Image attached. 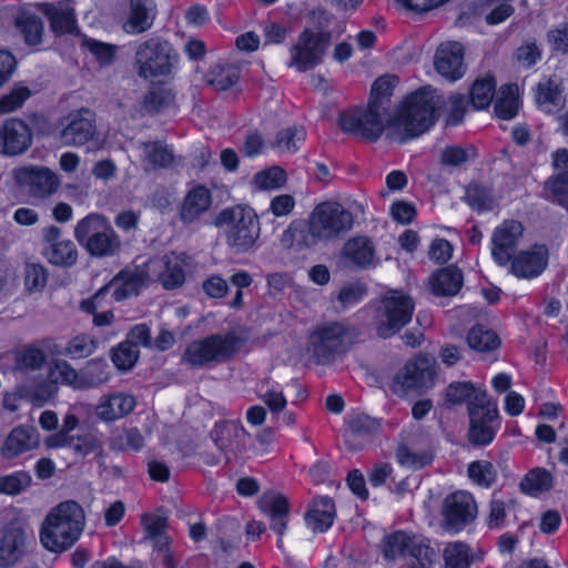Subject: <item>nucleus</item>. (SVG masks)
<instances>
[{
	"instance_id": "obj_1",
	"label": "nucleus",
	"mask_w": 568,
	"mask_h": 568,
	"mask_svg": "<svg viewBox=\"0 0 568 568\" xmlns=\"http://www.w3.org/2000/svg\"><path fill=\"white\" fill-rule=\"evenodd\" d=\"M84 526L83 508L74 500H65L53 507L45 516L40 540L49 551L62 552L80 538Z\"/></svg>"
},
{
	"instance_id": "obj_2",
	"label": "nucleus",
	"mask_w": 568,
	"mask_h": 568,
	"mask_svg": "<svg viewBox=\"0 0 568 568\" xmlns=\"http://www.w3.org/2000/svg\"><path fill=\"white\" fill-rule=\"evenodd\" d=\"M438 105L439 98L433 90L420 89L408 95L392 122L398 141L404 142L428 131L436 121Z\"/></svg>"
},
{
	"instance_id": "obj_3",
	"label": "nucleus",
	"mask_w": 568,
	"mask_h": 568,
	"mask_svg": "<svg viewBox=\"0 0 568 568\" xmlns=\"http://www.w3.org/2000/svg\"><path fill=\"white\" fill-rule=\"evenodd\" d=\"M357 336L356 328L346 323H324L311 333L307 349L317 365H331L351 349Z\"/></svg>"
},
{
	"instance_id": "obj_4",
	"label": "nucleus",
	"mask_w": 568,
	"mask_h": 568,
	"mask_svg": "<svg viewBox=\"0 0 568 568\" xmlns=\"http://www.w3.org/2000/svg\"><path fill=\"white\" fill-rule=\"evenodd\" d=\"M241 345L242 341L234 332L213 334L191 342L182 355V361L193 368L224 363L240 351Z\"/></svg>"
},
{
	"instance_id": "obj_5",
	"label": "nucleus",
	"mask_w": 568,
	"mask_h": 568,
	"mask_svg": "<svg viewBox=\"0 0 568 568\" xmlns=\"http://www.w3.org/2000/svg\"><path fill=\"white\" fill-rule=\"evenodd\" d=\"M74 237L90 255L95 257L112 256L121 247V241L109 221L97 213H91L77 223Z\"/></svg>"
},
{
	"instance_id": "obj_6",
	"label": "nucleus",
	"mask_w": 568,
	"mask_h": 568,
	"mask_svg": "<svg viewBox=\"0 0 568 568\" xmlns=\"http://www.w3.org/2000/svg\"><path fill=\"white\" fill-rule=\"evenodd\" d=\"M215 225L225 226L226 243L236 252L251 248L260 236L257 215L248 206L236 205L220 212Z\"/></svg>"
},
{
	"instance_id": "obj_7",
	"label": "nucleus",
	"mask_w": 568,
	"mask_h": 568,
	"mask_svg": "<svg viewBox=\"0 0 568 568\" xmlns=\"http://www.w3.org/2000/svg\"><path fill=\"white\" fill-rule=\"evenodd\" d=\"M178 60L179 54L170 42L160 38H150L135 51L134 70L144 80L166 77L172 73Z\"/></svg>"
},
{
	"instance_id": "obj_8",
	"label": "nucleus",
	"mask_w": 568,
	"mask_h": 568,
	"mask_svg": "<svg viewBox=\"0 0 568 568\" xmlns=\"http://www.w3.org/2000/svg\"><path fill=\"white\" fill-rule=\"evenodd\" d=\"M415 304L410 296L398 291L385 295L376 308V333L388 338L398 333L412 320Z\"/></svg>"
},
{
	"instance_id": "obj_9",
	"label": "nucleus",
	"mask_w": 568,
	"mask_h": 568,
	"mask_svg": "<svg viewBox=\"0 0 568 568\" xmlns=\"http://www.w3.org/2000/svg\"><path fill=\"white\" fill-rule=\"evenodd\" d=\"M468 440L474 446L490 444L500 426L497 405L487 393H480L468 405Z\"/></svg>"
},
{
	"instance_id": "obj_10",
	"label": "nucleus",
	"mask_w": 568,
	"mask_h": 568,
	"mask_svg": "<svg viewBox=\"0 0 568 568\" xmlns=\"http://www.w3.org/2000/svg\"><path fill=\"white\" fill-rule=\"evenodd\" d=\"M393 119L389 111L378 104L368 102L366 110L356 109L343 112L339 116V125L344 132L376 141L382 135L386 124L392 126Z\"/></svg>"
},
{
	"instance_id": "obj_11",
	"label": "nucleus",
	"mask_w": 568,
	"mask_h": 568,
	"mask_svg": "<svg viewBox=\"0 0 568 568\" xmlns=\"http://www.w3.org/2000/svg\"><path fill=\"white\" fill-rule=\"evenodd\" d=\"M384 556L386 559H397L409 556L414 559L412 566L432 567L436 551L417 536H410L398 530L384 538Z\"/></svg>"
},
{
	"instance_id": "obj_12",
	"label": "nucleus",
	"mask_w": 568,
	"mask_h": 568,
	"mask_svg": "<svg viewBox=\"0 0 568 568\" xmlns=\"http://www.w3.org/2000/svg\"><path fill=\"white\" fill-rule=\"evenodd\" d=\"M329 31H313L305 29L291 48L290 65L300 72L311 70L322 63L323 57L331 43Z\"/></svg>"
},
{
	"instance_id": "obj_13",
	"label": "nucleus",
	"mask_w": 568,
	"mask_h": 568,
	"mask_svg": "<svg viewBox=\"0 0 568 568\" xmlns=\"http://www.w3.org/2000/svg\"><path fill=\"white\" fill-rule=\"evenodd\" d=\"M440 514L442 527L450 532H459L477 518L478 507L470 493L457 490L444 498Z\"/></svg>"
},
{
	"instance_id": "obj_14",
	"label": "nucleus",
	"mask_w": 568,
	"mask_h": 568,
	"mask_svg": "<svg viewBox=\"0 0 568 568\" xmlns=\"http://www.w3.org/2000/svg\"><path fill=\"white\" fill-rule=\"evenodd\" d=\"M310 219L323 241H331L349 231L353 214L339 203L323 202L315 206Z\"/></svg>"
},
{
	"instance_id": "obj_15",
	"label": "nucleus",
	"mask_w": 568,
	"mask_h": 568,
	"mask_svg": "<svg viewBox=\"0 0 568 568\" xmlns=\"http://www.w3.org/2000/svg\"><path fill=\"white\" fill-rule=\"evenodd\" d=\"M434 377L433 359L425 355L416 356L394 376L392 389L399 396L413 389H427L433 386Z\"/></svg>"
},
{
	"instance_id": "obj_16",
	"label": "nucleus",
	"mask_w": 568,
	"mask_h": 568,
	"mask_svg": "<svg viewBox=\"0 0 568 568\" xmlns=\"http://www.w3.org/2000/svg\"><path fill=\"white\" fill-rule=\"evenodd\" d=\"M16 181L38 200H47L54 195L60 185V176L47 166L26 165L14 170Z\"/></svg>"
},
{
	"instance_id": "obj_17",
	"label": "nucleus",
	"mask_w": 568,
	"mask_h": 568,
	"mask_svg": "<svg viewBox=\"0 0 568 568\" xmlns=\"http://www.w3.org/2000/svg\"><path fill=\"white\" fill-rule=\"evenodd\" d=\"M59 139L67 146H82L97 136L95 115L89 109L70 112L61 121Z\"/></svg>"
},
{
	"instance_id": "obj_18",
	"label": "nucleus",
	"mask_w": 568,
	"mask_h": 568,
	"mask_svg": "<svg viewBox=\"0 0 568 568\" xmlns=\"http://www.w3.org/2000/svg\"><path fill=\"white\" fill-rule=\"evenodd\" d=\"M523 232L521 223L516 220H506L494 230L491 256L497 264L504 266L510 262Z\"/></svg>"
},
{
	"instance_id": "obj_19",
	"label": "nucleus",
	"mask_w": 568,
	"mask_h": 568,
	"mask_svg": "<svg viewBox=\"0 0 568 568\" xmlns=\"http://www.w3.org/2000/svg\"><path fill=\"white\" fill-rule=\"evenodd\" d=\"M32 131L22 120L11 118L0 128V153L17 156L24 153L32 144Z\"/></svg>"
},
{
	"instance_id": "obj_20",
	"label": "nucleus",
	"mask_w": 568,
	"mask_h": 568,
	"mask_svg": "<svg viewBox=\"0 0 568 568\" xmlns=\"http://www.w3.org/2000/svg\"><path fill=\"white\" fill-rule=\"evenodd\" d=\"M151 281L161 283L165 290L180 287L185 281L182 260L174 253L146 261Z\"/></svg>"
},
{
	"instance_id": "obj_21",
	"label": "nucleus",
	"mask_w": 568,
	"mask_h": 568,
	"mask_svg": "<svg viewBox=\"0 0 568 568\" xmlns=\"http://www.w3.org/2000/svg\"><path fill=\"white\" fill-rule=\"evenodd\" d=\"M151 282L146 262L128 267L119 273L114 280L109 283V291L113 288L115 301H123L139 294L140 290Z\"/></svg>"
},
{
	"instance_id": "obj_22",
	"label": "nucleus",
	"mask_w": 568,
	"mask_h": 568,
	"mask_svg": "<svg viewBox=\"0 0 568 568\" xmlns=\"http://www.w3.org/2000/svg\"><path fill=\"white\" fill-rule=\"evenodd\" d=\"M28 535L17 521L10 523L0 536V567L16 565L27 554Z\"/></svg>"
},
{
	"instance_id": "obj_23",
	"label": "nucleus",
	"mask_w": 568,
	"mask_h": 568,
	"mask_svg": "<svg viewBox=\"0 0 568 568\" xmlns=\"http://www.w3.org/2000/svg\"><path fill=\"white\" fill-rule=\"evenodd\" d=\"M434 65L445 79L449 81L460 79L466 71L463 45L456 41L442 43L436 50Z\"/></svg>"
},
{
	"instance_id": "obj_24",
	"label": "nucleus",
	"mask_w": 568,
	"mask_h": 568,
	"mask_svg": "<svg viewBox=\"0 0 568 568\" xmlns=\"http://www.w3.org/2000/svg\"><path fill=\"white\" fill-rule=\"evenodd\" d=\"M257 505L260 510L270 517L271 529L278 535L277 547L282 548V536L287 528V518L290 514L287 498L281 494L267 491L261 496Z\"/></svg>"
},
{
	"instance_id": "obj_25",
	"label": "nucleus",
	"mask_w": 568,
	"mask_h": 568,
	"mask_svg": "<svg viewBox=\"0 0 568 568\" xmlns=\"http://www.w3.org/2000/svg\"><path fill=\"white\" fill-rule=\"evenodd\" d=\"M211 437L217 449L229 459V454H236L245 448L247 433L236 422H222L214 426Z\"/></svg>"
},
{
	"instance_id": "obj_26",
	"label": "nucleus",
	"mask_w": 568,
	"mask_h": 568,
	"mask_svg": "<svg viewBox=\"0 0 568 568\" xmlns=\"http://www.w3.org/2000/svg\"><path fill=\"white\" fill-rule=\"evenodd\" d=\"M39 9L50 21V28L55 34L78 32L74 8L69 2H44L39 4Z\"/></svg>"
},
{
	"instance_id": "obj_27",
	"label": "nucleus",
	"mask_w": 568,
	"mask_h": 568,
	"mask_svg": "<svg viewBox=\"0 0 568 568\" xmlns=\"http://www.w3.org/2000/svg\"><path fill=\"white\" fill-rule=\"evenodd\" d=\"M212 205V194L203 185L191 189L184 196L179 207V217L183 224L197 222Z\"/></svg>"
},
{
	"instance_id": "obj_28",
	"label": "nucleus",
	"mask_w": 568,
	"mask_h": 568,
	"mask_svg": "<svg viewBox=\"0 0 568 568\" xmlns=\"http://www.w3.org/2000/svg\"><path fill=\"white\" fill-rule=\"evenodd\" d=\"M140 149L142 150V161L146 171L171 169L180 161L172 148L162 141L142 142Z\"/></svg>"
},
{
	"instance_id": "obj_29",
	"label": "nucleus",
	"mask_w": 568,
	"mask_h": 568,
	"mask_svg": "<svg viewBox=\"0 0 568 568\" xmlns=\"http://www.w3.org/2000/svg\"><path fill=\"white\" fill-rule=\"evenodd\" d=\"M547 265V250L535 246L531 251L520 252L513 258L511 272L517 277L531 278L538 276Z\"/></svg>"
},
{
	"instance_id": "obj_30",
	"label": "nucleus",
	"mask_w": 568,
	"mask_h": 568,
	"mask_svg": "<svg viewBox=\"0 0 568 568\" xmlns=\"http://www.w3.org/2000/svg\"><path fill=\"white\" fill-rule=\"evenodd\" d=\"M323 241L308 217L307 223L296 221L291 223L288 229L284 231L281 237V244L286 248L295 247L296 250H305L316 245Z\"/></svg>"
},
{
	"instance_id": "obj_31",
	"label": "nucleus",
	"mask_w": 568,
	"mask_h": 568,
	"mask_svg": "<svg viewBox=\"0 0 568 568\" xmlns=\"http://www.w3.org/2000/svg\"><path fill=\"white\" fill-rule=\"evenodd\" d=\"M39 445V435L34 428L17 427L14 428L1 447V455L11 459L20 454L31 450Z\"/></svg>"
},
{
	"instance_id": "obj_32",
	"label": "nucleus",
	"mask_w": 568,
	"mask_h": 568,
	"mask_svg": "<svg viewBox=\"0 0 568 568\" xmlns=\"http://www.w3.org/2000/svg\"><path fill=\"white\" fill-rule=\"evenodd\" d=\"M135 407L133 396L115 393L106 397H102L97 406V415L104 422H112L130 414Z\"/></svg>"
},
{
	"instance_id": "obj_33",
	"label": "nucleus",
	"mask_w": 568,
	"mask_h": 568,
	"mask_svg": "<svg viewBox=\"0 0 568 568\" xmlns=\"http://www.w3.org/2000/svg\"><path fill=\"white\" fill-rule=\"evenodd\" d=\"M335 515L333 499L322 496L313 501L312 507L305 515V521L314 532H323L333 525Z\"/></svg>"
},
{
	"instance_id": "obj_34",
	"label": "nucleus",
	"mask_w": 568,
	"mask_h": 568,
	"mask_svg": "<svg viewBox=\"0 0 568 568\" xmlns=\"http://www.w3.org/2000/svg\"><path fill=\"white\" fill-rule=\"evenodd\" d=\"M131 12L124 24L128 33H142L151 28L155 17V4L152 0H131Z\"/></svg>"
},
{
	"instance_id": "obj_35",
	"label": "nucleus",
	"mask_w": 568,
	"mask_h": 568,
	"mask_svg": "<svg viewBox=\"0 0 568 568\" xmlns=\"http://www.w3.org/2000/svg\"><path fill=\"white\" fill-rule=\"evenodd\" d=\"M381 424L377 419L367 415H356L347 420V429L345 432V444L349 449L361 448L357 439H368L374 434L378 433Z\"/></svg>"
},
{
	"instance_id": "obj_36",
	"label": "nucleus",
	"mask_w": 568,
	"mask_h": 568,
	"mask_svg": "<svg viewBox=\"0 0 568 568\" xmlns=\"http://www.w3.org/2000/svg\"><path fill=\"white\" fill-rule=\"evenodd\" d=\"M462 285V271L455 266L442 268L430 277L432 292L437 296L456 295Z\"/></svg>"
},
{
	"instance_id": "obj_37",
	"label": "nucleus",
	"mask_w": 568,
	"mask_h": 568,
	"mask_svg": "<svg viewBox=\"0 0 568 568\" xmlns=\"http://www.w3.org/2000/svg\"><path fill=\"white\" fill-rule=\"evenodd\" d=\"M343 252L347 260L361 268L375 265L373 242L365 236L348 240L344 245Z\"/></svg>"
},
{
	"instance_id": "obj_38",
	"label": "nucleus",
	"mask_w": 568,
	"mask_h": 568,
	"mask_svg": "<svg viewBox=\"0 0 568 568\" xmlns=\"http://www.w3.org/2000/svg\"><path fill=\"white\" fill-rule=\"evenodd\" d=\"M14 26L23 36L29 45L41 43L43 36V22L34 13L29 10H19L14 18Z\"/></svg>"
},
{
	"instance_id": "obj_39",
	"label": "nucleus",
	"mask_w": 568,
	"mask_h": 568,
	"mask_svg": "<svg viewBox=\"0 0 568 568\" xmlns=\"http://www.w3.org/2000/svg\"><path fill=\"white\" fill-rule=\"evenodd\" d=\"M80 389L98 387L110 378L109 365L103 359H92L80 371Z\"/></svg>"
},
{
	"instance_id": "obj_40",
	"label": "nucleus",
	"mask_w": 568,
	"mask_h": 568,
	"mask_svg": "<svg viewBox=\"0 0 568 568\" xmlns=\"http://www.w3.org/2000/svg\"><path fill=\"white\" fill-rule=\"evenodd\" d=\"M240 79V70L232 64L215 65L206 74V83L216 91H224L233 87Z\"/></svg>"
},
{
	"instance_id": "obj_41",
	"label": "nucleus",
	"mask_w": 568,
	"mask_h": 568,
	"mask_svg": "<svg viewBox=\"0 0 568 568\" xmlns=\"http://www.w3.org/2000/svg\"><path fill=\"white\" fill-rule=\"evenodd\" d=\"M536 101L547 113H554L564 105L561 90L554 80L538 84Z\"/></svg>"
},
{
	"instance_id": "obj_42",
	"label": "nucleus",
	"mask_w": 568,
	"mask_h": 568,
	"mask_svg": "<svg viewBox=\"0 0 568 568\" xmlns=\"http://www.w3.org/2000/svg\"><path fill=\"white\" fill-rule=\"evenodd\" d=\"M554 484L551 474L545 468H535L527 473L520 481L523 493L537 496L548 491Z\"/></svg>"
},
{
	"instance_id": "obj_43",
	"label": "nucleus",
	"mask_w": 568,
	"mask_h": 568,
	"mask_svg": "<svg viewBox=\"0 0 568 568\" xmlns=\"http://www.w3.org/2000/svg\"><path fill=\"white\" fill-rule=\"evenodd\" d=\"M466 339L469 348L480 353L495 351L500 344L497 334L483 325L471 327Z\"/></svg>"
},
{
	"instance_id": "obj_44",
	"label": "nucleus",
	"mask_w": 568,
	"mask_h": 568,
	"mask_svg": "<svg viewBox=\"0 0 568 568\" xmlns=\"http://www.w3.org/2000/svg\"><path fill=\"white\" fill-rule=\"evenodd\" d=\"M518 87L516 84L503 85L495 103V113L499 119L510 120L518 112Z\"/></svg>"
},
{
	"instance_id": "obj_45",
	"label": "nucleus",
	"mask_w": 568,
	"mask_h": 568,
	"mask_svg": "<svg viewBox=\"0 0 568 568\" xmlns=\"http://www.w3.org/2000/svg\"><path fill=\"white\" fill-rule=\"evenodd\" d=\"M48 262L55 266H72L78 260V250L71 240H65L51 251H42Z\"/></svg>"
},
{
	"instance_id": "obj_46",
	"label": "nucleus",
	"mask_w": 568,
	"mask_h": 568,
	"mask_svg": "<svg viewBox=\"0 0 568 568\" xmlns=\"http://www.w3.org/2000/svg\"><path fill=\"white\" fill-rule=\"evenodd\" d=\"M496 90V81L488 75L474 82L470 91L471 103L476 109H486L490 105Z\"/></svg>"
},
{
	"instance_id": "obj_47",
	"label": "nucleus",
	"mask_w": 568,
	"mask_h": 568,
	"mask_svg": "<svg viewBox=\"0 0 568 568\" xmlns=\"http://www.w3.org/2000/svg\"><path fill=\"white\" fill-rule=\"evenodd\" d=\"M49 378L52 383H62L80 389L81 375L67 361H55L49 369Z\"/></svg>"
},
{
	"instance_id": "obj_48",
	"label": "nucleus",
	"mask_w": 568,
	"mask_h": 568,
	"mask_svg": "<svg viewBox=\"0 0 568 568\" xmlns=\"http://www.w3.org/2000/svg\"><path fill=\"white\" fill-rule=\"evenodd\" d=\"M82 47L88 49L101 67L111 65L118 52V47L95 39L83 37Z\"/></svg>"
},
{
	"instance_id": "obj_49",
	"label": "nucleus",
	"mask_w": 568,
	"mask_h": 568,
	"mask_svg": "<svg viewBox=\"0 0 568 568\" xmlns=\"http://www.w3.org/2000/svg\"><path fill=\"white\" fill-rule=\"evenodd\" d=\"M468 477L478 486L488 488L497 478L494 465L487 460H476L468 465Z\"/></svg>"
},
{
	"instance_id": "obj_50",
	"label": "nucleus",
	"mask_w": 568,
	"mask_h": 568,
	"mask_svg": "<svg viewBox=\"0 0 568 568\" xmlns=\"http://www.w3.org/2000/svg\"><path fill=\"white\" fill-rule=\"evenodd\" d=\"M395 77H381L372 85L369 103L378 104L383 109L390 110V95L394 88Z\"/></svg>"
},
{
	"instance_id": "obj_51",
	"label": "nucleus",
	"mask_w": 568,
	"mask_h": 568,
	"mask_svg": "<svg viewBox=\"0 0 568 568\" xmlns=\"http://www.w3.org/2000/svg\"><path fill=\"white\" fill-rule=\"evenodd\" d=\"M302 129L287 128L277 132L272 148L282 153H294L298 150V143L304 140Z\"/></svg>"
},
{
	"instance_id": "obj_52",
	"label": "nucleus",
	"mask_w": 568,
	"mask_h": 568,
	"mask_svg": "<svg viewBox=\"0 0 568 568\" xmlns=\"http://www.w3.org/2000/svg\"><path fill=\"white\" fill-rule=\"evenodd\" d=\"M485 393L484 390L476 389L469 382L452 383L446 389V400L453 405L462 404L468 400V405L475 400V397Z\"/></svg>"
},
{
	"instance_id": "obj_53",
	"label": "nucleus",
	"mask_w": 568,
	"mask_h": 568,
	"mask_svg": "<svg viewBox=\"0 0 568 568\" xmlns=\"http://www.w3.org/2000/svg\"><path fill=\"white\" fill-rule=\"evenodd\" d=\"M254 183L258 190L280 189L286 183V173L280 166H272L256 173Z\"/></svg>"
},
{
	"instance_id": "obj_54",
	"label": "nucleus",
	"mask_w": 568,
	"mask_h": 568,
	"mask_svg": "<svg viewBox=\"0 0 568 568\" xmlns=\"http://www.w3.org/2000/svg\"><path fill=\"white\" fill-rule=\"evenodd\" d=\"M444 560L446 568H468V547L463 542L448 544L444 549Z\"/></svg>"
},
{
	"instance_id": "obj_55",
	"label": "nucleus",
	"mask_w": 568,
	"mask_h": 568,
	"mask_svg": "<svg viewBox=\"0 0 568 568\" xmlns=\"http://www.w3.org/2000/svg\"><path fill=\"white\" fill-rule=\"evenodd\" d=\"M466 200L468 204L478 211L490 210L493 207V195L488 187L473 183L466 189Z\"/></svg>"
},
{
	"instance_id": "obj_56",
	"label": "nucleus",
	"mask_w": 568,
	"mask_h": 568,
	"mask_svg": "<svg viewBox=\"0 0 568 568\" xmlns=\"http://www.w3.org/2000/svg\"><path fill=\"white\" fill-rule=\"evenodd\" d=\"M31 480L27 471L0 476V494L18 495L30 486Z\"/></svg>"
},
{
	"instance_id": "obj_57",
	"label": "nucleus",
	"mask_w": 568,
	"mask_h": 568,
	"mask_svg": "<svg viewBox=\"0 0 568 568\" xmlns=\"http://www.w3.org/2000/svg\"><path fill=\"white\" fill-rule=\"evenodd\" d=\"M476 155L474 148L464 149L457 145H450L442 151L440 163L446 166H460L470 159H475Z\"/></svg>"
},
{
	"instance_id": "obj_58",
	"label": "nucleus",
	"mask_w": 568,
	"mask_h": 568,
	"mask_svg": "<svg viewBox=\"0 0 568 568\" xmlns=\"http://www.w3.org/2000/svg\"><path fill=\"white\" fill-rule=\"evenodd\" d=\"M97 348V342L89 335L73 337L65 347V354L71 358H84L90 356Z\"/></svg>"
},
{
	"instance_id": "obj_59",
	"label": "nucleus",
	"mask_w": 568,
	"mask_h": 568,
	"mask_svg": "<svg viewBox=\"0 0 568 568\" xmlns=\"http://www.w3.org/2000/svg\"><path fill=\"white\" fill-rule=\"evenodd\" d=\"M396 458L400 465L414 469L423 468L429 465L433 460V456L430 454L413 452L407 446H400L397 448Z\"/></svg>"
},
{
	"instance_id": "obj_60",
	"label": "nucleus",
	"mask_w": 568,
	"mask_h": 568,
	"mask_svg": "<svg viewBox=\"0 0 568 568\" xmlns=\"http://www.w3.org/2000/svg\"><path fill=\"white\" fill-rule=\"evenodd\" d=\"M48 281V272L37 263L26 265L24 285L29 292H40L44 288Z\"/></svg>"
},
{
	"instance_id": "obj_61",
	"label": "nucleus",
	"mask_w": 568,
	"mask_h": 568,
	"mask_svg": "<svg viewBox=\"0 0 568 568\" xmlns=\"http://www.w3.org/2000/svg\"><path fill=\"white\" fill-rule=\"evenodd\" d=\"M261 390H263L261 398L272 413H281L286 407L285 396L281 390H277L273 385H271V381L268 378L262 382Z\"/></svg>"
},
{
	"instance_id": "obj_62",
	"label": "nucleus",
	"mask_w": 568,
	"mask_h": 568,
	"mask_svg": "<svg viewBox=\"0 0 568 568\" xmlns=\"http://www.w3.org/2000/svg\"><path fill=\"white\" fill-rule=\"evenodd\" d=\"M71 449L79 456H87L91 453L102 454V443L94 434L87 433L73 438Z\"/></svg>"
},
{
	"instance_id": "obj_63",
	"label": "nucleus",
	"mask_w": 568,
	"mask_h": 568,
	"mask_svg": "<svg viewBox=\"0 0 568 568\" xmlns=\"http://www.w3.org/2000/svg\"><path fill=\"white\" fill-rule=\"evenodd\" d=\"M139 349L128 342L121 343L112 355L114 365L120 369H130L139 358Z\"/></svg>"
},
{
	"instance_id": "obj_64",
	"label": "nucleus",
	"mask_w": 568,
	"mask_h": 568,
	"mask_svg": "<svg viewBox=\"0 0 568 568\" xmlns=\"http://www.w3.org/2000/svg\"><path fill=\"white\" fill-rule=\"evenodd\" d=\"M47 361L45 353L38 347L28 346L21 351L18 365L23 369H39L41 368Z\"/></svg>"
}]
</instances>
